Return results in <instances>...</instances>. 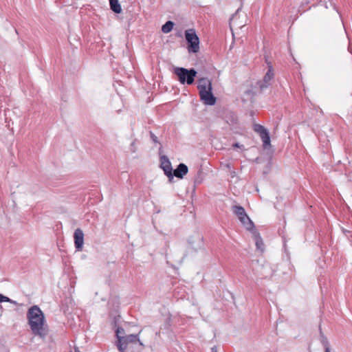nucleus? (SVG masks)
<instances>
[{
    "mask_svg": "<svg viewBox=\"0 0 352 352\" xmlns=\"http://www.w3.org/2000/svg\"><path fill=\"white\" fill-rule=\"evenodd\" d=\"M113 310L111 309V318H113L116 330V337L118 349L120 352H141L144 345L139 338V333L125 335L124 329L120 327L121 317L119 312V300L117 298L111 299Z\"/></svg>",
    "mask_w": 352,
    "mask_h": 352,
    "instance_id": "obj_1",
    "label": "nucleus"
},
{
    "mask_svg": "<svg viewBox=\"0 0 352 352\" xmlns=\"http://www.w3.org/2000/svg\"><path fill=\"white\" fill-rule=\"evenodd\" d=\"M27 318L32 333L44 340L47 335L48 329L41 309L37 305L31 307L28 311Z\"/></svg>",
    "mask_w": 352,
    "mask_h": 352,
    "instance_id": "obj_2",
    "label": "nucleus"
},
{
    "mask_svg": "<svg viewBox=\"0 0 352 352\" xmlns=\"http://www.w3.org/2000/svg\"><path fill=\"white\" fill-rule=\"evenodd\" d=\"M197 88L199 92L201 100L204 104L214 105L216 102V98L212 93L211 82L206 78L199 80Z\"/></svg>",
    "mask_w": 352,
    "mask_h": 352,
    "instance_id": "obj_3",
    "label": "nucleus"
},
{
    "mask_svg": "<svg viewBox=\"0 0 352 352\" xmlns=\"http://www.w3.org/2000/svg\"><path fill=\"white\" fill-rule=\"evenodd\" d=\"M174 73L177 76L182 84L192 85L194 82L197 72L194 69H187L184 67H176Z\"/></svg>",
    "mask_w": 352,
    "mask_h": 352,
    "instance_id": "obj_4",
    "label": "nucleus"
},
{
    "mask_svg": "<svg viewBox=\"0 0 352 352\" xmlns=\"http://www.w3.org/2000/svg\"><path fill=\"white\" fill-rule=\"evenodd\" d=\"M232 212L248 230H252L254 228V223L246 214L243 207L241 206H234L232 207Z\"/></svg>",
    "mask_w": 352,
    "mask_h": 352,
    "instance_id": "obj_5",
    "label": "nucleus"
},
{
    "mask_svg": "<svg viewBox=\"0 0 352 352\" xmlns=\"http://www.w3.org/2000/svg\"><path fill=\"white\" fill-rule=\"evenodd\" d=\"M185 38L188 43L189 52L197 53L199 50V38L195 30L190 29L185 31Z\"/></svg>",
    "mask_w": 352,
    "mask_h": 352,
    "instance_id": "obj_6",
    "label": "nucleus"
},
{
    "mask_svg": "<svg viewBox=\"0 0 352 352\" xmlns=\"http://www.w3.org/2000/svg\"><path fill=\"white\" fill-rule=\"evenodd\" d=\"M268 65V69L265 74L262 80H259L256 82V86L258 87L261 92L263 91L270 85H271V81L274 78V72L273 67L270 62H267Z\"/></svg>",
    "mask_w": 352,
    "mask_h": 352,
    "instance_id": "obj_7",
    "label": "nucleus"
},
{
    "mask_svg": "<svg viewBox=\"0 0 352 352\" xmlns=\"http://www.w3.org/2000/svg\"><path fill=\"white\" fill-rule=\"evenodd\" d=\"M253 127L254 131L259 135L261 139L262 140L264 148H267L271 145L270 134L267 130L263 126L259 124H254Z\"/></svg>",
    "mask_w": 352,
    "mask_h": 352,
    "instance_id": "obj_8",
    "label": "nucleus"
},
{
    "mask_svg": "<svg viewBox=\"0 0 352 352\" xmlns=\"http://www.w3.org/2000/svg\"><path fill=\"white\" fill-rule=\"evenodd\" d=\"M160 168L164 170V174L168 177L169 182H172L173 179V168L171 163L167 156H160Z\"/></svg>",
    "mask_w": 352,
    "mask_h": 352,
    "instance_id": "obj_9",
    "label": "nucleus"
},
{
    "mask_svg": "<svg viewBox=\"0 0 352 352\" xmlns=\"http://www.w3.org/2000/svg\"><path fill=\"white\" fill-rule=\"evenodd\" d=\"M74 239L76 249L78 251L82 250L84 243V233L81 229L77 228L74 231Z\"/></svg>",
    "mask_w": 352,
    "mask_h": 352,
    "instance_id": "obj_10",
    "label": "nucleus"
},
{
    "mask_svg": "<svg viewBox=\"0 0 352 352\" xmlns=\"http://www.w3.org/2000/svg\"><path fill=\"white\" fill-rule=\"evenodd\" d=\"M188 166L186 164L181 163L177 166V168L174 170L173 174V176L175 175L177 178L182 179L184 176L188 173Z\"/></svg>",
    "mask_w": 352,
    "mask_h": 352,
    "instance_id": "obj_11",
    "label": "nucleus"
},
{
    "mask_svg": "<svg viewBox=\"0 0 352 352\" xmlns=\"http://www.w3.org/2000/svg\"><path fill=\"white\" fill-rule=\"evenodd\" d=\"M111 11L116 14L121 13L122 8L118 0H111Z\"/></svg>",
    "mask_w": 352,
    "mask_h": 352,
    "instance_id": "obj_12",
    "label": "nucleus"
},
{
    "mask_svg": "<svg viewBox=\"0 0 352 352\" xmlns=\"http://www.w3.org/2000/svg\"><path fill=\"white\" fill-rule=\"evenodd\" d=\"M174 23L171 21H168L162 27V31L165 33H169L173 28Z\"/></svg>",
    "mask_w": 352,
    "mask_h": 352,
    "instance_id": "obj_13",
    "label": "nucleus"
},
{
    "mask_svg": "<svg viewBox=\"0 0 352 352\" xmlns=\"http://www.w3.org/2000/svg\"><path fill=\"white\" fill-rule=\"evenodd\" d=\"M8 302L12 303L14 305H17L16 301H14V300H12L11 298H8V296H6L0 294V302Z\"/></svg>",
    "mask_w": 352,
    "mask_h": 352,
    "instance_id": "obj_14",
    "label": "nucleus"
},
{
    "mask_svg": "<svg viewBox=\"0 0 352 352\" xmlns=\"http://www.w3.org/2000/svg\"><path fill=\"white\" fill-rule=\"evenodd\" d=\"M321 342L322 343L324 348V352H327V349L330 351L329 345L328 340L326 337L322 336L321 337Z\"/></svg>",
    "mask_w": 352,
    "mask_h": 352,
    "instance_id": "obj_15",
    "label": "nucleus"
},
{
    "mask_svg": "<svg viewBox=\"0 0 352 352\" xmlns=\"http://www.w3.org/2000/svg\"><path fill=\"white\" fill-rule=\"evenodd\" d=\"M256 245L258 249H261V250L263 249V245H264L263 240L258 236H256Z\"/></svg>",
    "mask_w": 352,
    "mask_h": 352,
    "instance_id": "obj_16",
    "label": "nucleus"
},
{
    "mask_svg": "<svg viewBox=\"0 0 352 352\" xmlns=\"http://www.w3.org/2000/svg\"><path fill=\"white\" fill-rule=\"evenodd\" d=\"M150 135H151V140L155 142V143H159V141H158V139L157 138V136L155 135L154 133H153L152 132L150 133Z\"/></svg>",
    "mask_w": 352,
    "mask_h": 352,
    "instance_id": "obj_17",
    "label": "nucleus"
},
{
    "mask_svg": "<svg viewBox=\"0 0 352 352\" xmlns=\"http://www.w3.org/2000/svg\"><path fill=\"white\" fill-rule=\"evenodd\" d=\"M0 352H9L8 349L4 344L0 345Z\"/></svg>",
    "mask_w": 352,
    "mask_h": 352,
    "instance_id": "obj_18",
    "label": "nucleus"
},
{
    "mask_svg": "<svg viewBox=\"0 0 352 352\" xmlns=\"http://www.w3.org/2000/svg\"><path fill=\"white\" fill-rule=\"evenodd\" d=\"M211 351L212 352H217V348L216 346H214L213 347L211 348Z\"/></svg>",
    "mask_w": 352,
    "mask_h": 352,
    "instance_id": "obj_19",
    "label": "nucleus"
},
{
    "mask_svg": "<svg viewBox=\"0 0 352 352\" xmlns=\"http://www.w3.org/2000/svg\"><path fill=\"white\" fill-rule=\"evenodd\" d=\"M233 146H234V147H236V148H241V145H239V143H234V144H233Z\"/></svg>",
    "mask_w": 352,
    "mask_h": 352,
    "instance_id": "obj_20",
    "label": "nucleus"
},
{
    "mask_svg": "<svg viewBox=\"0 0 352 352\" xmlns=\"http://www.w3.org/2000/svg\"><path fill=\"white\" fill-rule=\"evenodd\" d=\"M101 300H102V301H105V300H106V299H105L104 298L102 297V298H101Z\"/></svg>",
    "mask_w": 352,
    "mask_h": 352,
    "instance_id": "obj_21",
    "label": "nucleus"
},
{
    "mask_svg": "<svg viewBox=\"0 0 352 352\" xmlns=\"http://www.w3.org/2000/svg\"><path fill=\"white\" fill-rule=\"evenodd\" d=\"M75 352H80V351L78 349H75Z\"/></svg>",
    "mask_w": 352,
    "mask_h": 352,
    "instance_id": "obj_22",
    "label": "nucleus"
},
{
    "mask_svg": "<svg viewBox=\"0 0 352 352\" xmlns=\"http://www.w3.org/2000/svg\"><path fill=\"white\" fill-rule=\"evenodd\" d=\"M134 146V142H132L131 143V146Z\"/></svg>",
    "mask_w": 352,
    "mask_h": 352,
    "instance_id": "obj_23",
    "label": "nucleus"
},
{
    "mask_svg": "<svg viewBox=\"0 0 352 352\" xmlns=\"http://www.w3.org/2000/svg\"><path fill=\"white\" fill-rule=\"evenodd\" d=\"M327 352H331L330 351H329L327 349Z\"/></svg>",
    "mask_w": 352,
    "mask_h": 352,
    "instance_id": "obj_24",
    "label": "nucleus"
},
{
    "mask_svg": "<svg viewBox=\"0 0 352 352\" xmlns=\"http://www.w3.org/2000/svg\"><path fill=\"white\" fill-rule=\"evenodd\" d=\"M109 1L110 2V0H109Z\"/></svg>",
    "mask_w": 352,
    "mask_h": 352,
    "instance_id": "obj_25",
    "label": "nucleus"
}]
</instances>
